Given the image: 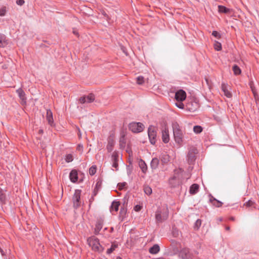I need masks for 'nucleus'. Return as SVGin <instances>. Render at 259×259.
<instances>
[{"mask_svg": "<svg viewBox=\"0 0 259 259\" xmlns=\"http://www.w3.org/2000/svg\"><path fill=\"white\" fill-rule=\"evenodd\" d=\"M88 242L93 250L100 252L103 250V248L100 245L99 240L95 236H92L88 239Z\"/></svg>", "mask_w": 259, "mask_h": 259, "instance_id": "f257e3e1", "label": "nucleus"}, {"mask_svg": "<svg viewBox=\"0 0 259 259\" xmlns=\"http://www.w3.org/2000/svg\"><path fill=\"white\" fill-rule=\"evenodd\" d=\"M168 217V211L167 208L158 209L156 212L155 219L157 223H162L166 220Z\"/></svg>", "mask_w": 259, "mask_h": 259, "instance_id": "f03ea898", "label": "nucleus"}, {"mask_svg": "<svg viewBox=\"0 0 259 259\" xmlns=\"http://www.w3.org/2000/svg\"><path fill=\"white\" fill-rule=\"evenodd\" d=\"M172 128L175 141L178 143H180L182 141L183 135L179 124L177 122L173 123Z\"/></svg>", "mask_w": 259, "mask_h": 259, "instance_id": "7ed1b4c3", "label": "nucleus"}, {"mask_svg": "<svg viewBox=\"0 0 259 259\" xmlns=\"http://www.w3.org/2000/svg\"><path fill=\"white\" fill-rule=\"evenodd\" d=\"M181 172V168L175 169L174 176L169 179V184L171 187H175L181 183V178L180 176H176V174Z\"/></svg>", "mask_w": 259, "mask_h": 259, "instance_id": "20e7f679", "label": "nucleus"}, {"mask_svg": "<svg viewBox=\"0 0 259 259\" xmlns=\"http://www.w3.org/2000/svg\"><path fill=\"white\" fill-rule=\"evenodd\" d=\"M198 153L197 149L194 147H190L187 155V161L189 164H192L196 159V154Z\"/></svg>", "mask_w": 259, "mask_h": 259, "instance_id": "39448f33", "label": "nucleus"}, {"mask_svg": "<svg viewBox=\"0 0 259 259\" xmlns=\"http://www.w3.org/2000/svg\"><path fill=\"white\" fill-rule=\"evenodd\" d=\"M144 125L141 122H133L130 124L129 128L134 133H139L144 130Z\"/></svg>", "mask_w": 259, "mask_h": 259, "instance_id": "423d86ee", "label": "nucleus"}, {"mask_svg": "<svg viewBox=\"0 0 259 259\" xmlns=\"http://www.w3.org/2000/svg\"><path fill=\"white\" fill-rule=\"evenodd\" d=\"M148 137L150 143L154 144L156 142V132L155 127L152 125H150L148 128Z\"/></svg>", "mask_w": 259, "mask_h": 259, "instance_id": "0eeeda50", "label": "nucleus"}, {"mask_svg": "<svg viewBox=\"0 0 259 259\" xmlns=\"http://www.w3.org/2000/svg\"><path fill=\"white\" fill-rule=\"evenodd\" d=\"M80 194L81 191L79 190H76L74 195L73 196V206L75 208H77L80 205Z\"/></svg>", "mask_w": 259, "mask_h": 259, "instance_id": "6e6552de", "label": "nucleus"}, {"mask_svg": "<svg viewBox=\"0 0 259 259\" xmlns=\"http://www.w3.org/2000/svg\"><path fill=\"white\" fill-rule=\"evenodd\" d=\"M191 256L192 254L187 248H184L180 251L179 256L182 259H191Z\"/></svg>", "mask_w": 259, "mask_h": 259, "instance_id": "1a4fd4ad", "label": "nucleus"}, {"mask_svg": "<svg viewBox=\"0 0 259 259\" xmlns=\"http://www.w3.org/2000/svg\"><path fill=\"white\" fill-rule=\"evenodd\" d=\"M186 93L182 90H180L175 94V99L177 101H183L186 99Z\"/></svg>", "mask_w": 259, "mask_h": 259, "instance_id": "9d476101", "label": "nucleus"}, {"mask_svg": "<svg viewBox=\"0 0 259 259\" xmlns=\"http://www.w3.org/2000/svg\"><path fill=\"white\" fill-rule=\"evenodd\" d=\"M162 139L165 143H168L169 141L168 130L166 126H165L162 130Z\"/></svg>", "mask_w": 259, "mask_h": 259, "instance_id": "9b49d317", "label": "nucleus"}, {"mask_svg": "<svg viewBox=\"0 0 259 259\" xmlns=\"http://www.w3.org/2000/svg\"><path fill=\"white\" fill-rule=\"evenodd\" d=\"M186 109L190 112L195 111L198 107V105L195 102H189L186 105Z\"/></svg>", "mask_w": 259, "mask_h": 259, "instance_id": "f8f14e48", "label": "nucleus"}, {"mask_svg": "<svg viewBox=\"0 0 259 259\" xmlns=\"http://www.w3.org/2000/svg\"><path fill=\"white\" fill-rule=\"evenodd\" d=\"M16 92L18 94L19 97L20 98V100H21V103L22 105H24L26 102V98L25 97V94L24 92V91L21 89L19 88L16 91Z\"/></svg>", "mask_w": 259, "mask_h": 259, "instance_id": "ddd939ff", "label": "nucleus"}, {"mask_svg": "<svg viewBox=\"0 0 259 259\" xmlns=\"http://www.w3.org/2000/svg\"><path fill=\"white\" fill-rule=\"evenodd\" d=\"M46 118L48 122V123L51 126H54V120L53 117V113L52 112L50 109L47 110V115H46Z\"/></svg>", "mask_w": 259, "mask_h": 259, "instance_id": "4468645a", "label": "nucleus"}, {"mask_svg": "<svg viewBox=\"0 0 259 259\" xmlns=\"http://www.w3.org/2000/svg\"><path fill=\"white\" fill-rule=\"evenodd\" d=\"M171 246L173 249V251L175 253L180 251L181 248V244L176 240H172L171 241Z\"/></svg>", "mask_w": 259, "mask_h": 259, "instance_id": "2eb2a0df", "label": "nucleus"}, {"mask_svg": "<svg viewBox=\"0 0 259 259\" xmlns=\"http://www.w3.org/2000/svg\"><path fill=\"white\" fill-rule=\"evenodd\" d=\"M103 220L102 219H99L97 221V224L96 225V227L95 228V234L97 235L99 234L100 231L102 228L103 224Z\"/></svg>", "mask_w": 259, "mask_h": 259, "instance_id": "dca6fc26", "label": "nucleus"}, {"mask_svg": "<svg viewBox=\"0 0 259 259\" xmlns=\"http://www.w3.org/2000/svg\"><path fill=\"white\" fill-rule=\"evenodd\" d=\"M199 186L198 184H194L190 188L189 192L191 194H195L199 190Z\"/></svg>", "mask_w": 259, "mask_h": 259, "instance_id": "f3484780", "label": "nucleus"}, {"mask_svg": "<svg viewBox=\"0 0 259 259\" xmlns=\"http://www.w3.org/2000/svg\"><path fill=\"white\" fill-rule=\"evenodd\" d=\"M139 166L143 173L145 174L147 170V166L144 161H143L142 159H140L139 161Z\"/></svg>", "mask_w": 259, "mask_h": 259, "instance_id": "a211bd4d", "label": "nucleus"}, {"mask_svg": "<svg viewBox=\"0 0 259 259\" xmlns=\"http://www.w3.org/2000/svg\"><path fill=\"white\" fill-rule=\"evenodd\" d=\"M69 177L71 182H75L78 179L77 171L75 170H72L70 173Z\"/></svg>", "mask_w": 259, "mask_h": 259, "instance_id": "6ab92c4d", "label": "nucleus"}, {"mask_svg": "<svg viewBox=\"0 0 259 259\" xmlns=\"http://www.w3.org/2000/svg\"><path fill=\"white\" fill-rule=\"evenodd\" d=\"M114 145V141L111 138H109L108 139V144L107 146V149L108 152H111L113 150V147Z\"/></svg>", "mask_w": 259, "mask_h": 259, "instance_id": "aec40b11", "label": "nucleus"}, {"mask_svg": "<svg viewBox=\"0 0 259 259\" xmlns=\"http://www.w3.org/2000/svg\"><path fill=\"white\" fill-rule=\"evenodd\" d=\"M222 90L224 92V94L226 97H227L228 98H230L232 97L231 93L228 91V90L227 89V86L225 83H222Z\"/></svg>", "mask_w": 259, "mask_h": 259, "instance_id": "412c9836", "label": "nucleus"}, {"mask_svg": "<svg viewBox=\"0 0 259 259\" xmlns=\"http://www.w3.org/2000/svg\"><path fill=\"white\" fill-rule=\"evenodd\" d=\"M120 205V203L118 201H114L112 203V204L110 206V211H112L113 210H115V211H117L118 210V207Z\"/></svg>", "mask_w": 259, "mask_h": 259, "instance_id": "4be33fe9", "label": "nucleus"}, {"mask_svg": "<svg viewBox=\"0 0 259 259\" xmlns=\"http://www.w3.org/2000/svg\"><path fill=\"white\" fill-rule=\"evenodd\" d=\"M160 248L158 245L155 244L152 247L150 248L149 252L152 254H156L159 251Z\"/></svg>", "mask_w": 259, "mask_h": 259, "instance_id": "5701e85b", "label": "nucleus"}, {"mask_svg": "<svg viewBox=\"0 0 259 259\" xmlns=\"http://www.w3.org/2000/svg\"><path fill=\"white\" fill-rule=\"evenodd\" d=\"M159 165V160L157 158H154L152 159L150 166L151 168L156 169Z\"/></svg>", "mask_w": 259, "mask_h": 259, "instance_id": "b1692460", "label": "nucleus"}, {"mask_svg": "<svg viewBox=\"0 0 259 259\" xmlns=\"http://www.w3.org/2000/svg\"><path fill=\"white\" fill-rule=\"evenodd\" d=\"M8 44L6 36L3 34H0V47H4Z\"/></svg>", "mask_w": 259, "mask_h": 259, "instance_id": "393cba45", "label": "nucleus"}, {"mask_svg": "<svg viewBox=\"0 0 259 259\" xmlns=\"http://www.w3.org/2000/svg\"><path fill=\"white\" fill-rule=\"evenodd\" d=\"M218 11L220 13L228 14L230 12L231 10L223 6H218Z\"/></svg>", "mask_w": 259, "mask_h": 259, "instance_id": "a878e982", "label": "nucleus"}, {"mask_svg": "<svg viewBox=\"0 0 259 259\" xmlns=\"http://www.w3.org/2000/svg\"><path fill=\"white\" fill-rule=\"evenodd\" d=\"M210 201L212 202L213 205L217 207H221L223 203L219 200H217L213 197H211V198L210 199Z\"/></svg>", "mask_w": 259, "mask_h": 259, "instance_id": "bb28decb", "label": "nucleus"}, {"mask_svg": "<svg viewBox=\"0 0 259 259\" xmlns=\"http://www.w3.org/2000/svg\"><path fill=\"white\" fill-rule=\"evenodd\" d=\"M6 195L4 190L0 187V201L2 204H4L6 202Z\"/></svg>", "mask_w": 259, "mask_h": 259, "instance_id": "cd10ccee", "label": "nucleus"}, {"mask_svg": "<svg viewBox=\"0 0 259 259\" xmlns=\"http://www.w3.org/2000/svg\"><path fill=\"white\" fill-rule=\"evenodd\" d=\"M232 70L233 71L234 74L235 75H239L241 73L240 68L237 65H233Z\"/></svg>", "mask_w": 259, "mask_h": 259, "instance_id": "c85d7f7f", "label": "nucleus"}, {"mask_svg": "<svg viewBox=\"0 0 259 259\" xmlns=\"http://www.w3.org/2000/svg\"><path fill=\"white\" fill-rule=\"evenodd\" d=\"M86 98L87 103H92L95 100V96L93 94H90L87 96H85Z\"/></svg>", "mask_w": 259, "mask_h": 259, "instance_id": "c756f323", "label": "nucleus"}, {"mask_svg": "<svg viewBox=\"0 0 259 259\" xmlns=\"http://www.w3.org/2000/svg\"><path fill=\"white\" fill-rule=\"evenodd\" d=\"M101 186V182L98 181L96 185V187L94 190V196H96L98 193V191Z\"/></svg>", "mask_w": 259, "mask_h": 259, "instance_id": "7c9ffc66", "label": "nucleus"}, {"mask_svg": "<svg viewBox=\"0 0 259 259\" xmlns=\"http://www.w3.org/2000/svg\"><path fill=\"white\" fill-rule=\"evenodd\" d=\"M119 155L117 152L114 151L112 155V162H115L118 161Z\"/></svg>", "mask_w": 259, "mask_h": 259, "instance_id": "2f4dec72", "label": "nucleus"}, {"mask_svg": "<svg viewBox=\"0 0 259 259\" xmlns=\"http://www.w3.org/2000/svg\"><path fill=\"white\" fill-rule=\"evenodd\" d=\"M193 131L195 133L199 134L202 131V127L199 125H196L194 126Z\"/></svg>", "mask_w": 259, "mask_h": 259, "instance_id": "473e14b6", "label": "nucleus"}, {"mask_svg": "<svg viewBox=\"0 0 259 259\" xmlns=\"http://www.w3.org/2000/svg\"><path fill=\"white\" fill-rule=\"evenodd\" d=\"M214 48L217 51H221L222 50V45L220 42L215 41L214 44Z\"/></svg>", "mask_w": 259, "mask_h": 259, "instance_id": "72a5a7b5", "label": "nucleus"}, {"mask_svg": "<svg viewBox=\"0 0 259 259\" xmlns=\"http://www.w3.org/2000/svg\"><path fill=\"white\" fill-rule=\"evenodd\" d=\"M97 167L95 165L92 166L89 169V174L90 175L93 176L95 174L96 172Z\"/></svg>", "mask_w": 259, "mask_h": 259, "instance_id": "f704fd0d", "label": "nucleus"}, {"mask_svg": "<svg viewBox=\"0 0 259 259\" xmlns=\"http://www.w3.org/2000/svg\"><path fill=\"white\" fill-rule=\"evenodd\" d=\"M254 204L255 203L254 202L252 201L251 200H248L244 204V205L246 206L247 207H250L252 206H253L254 207H255L254 206Z\"/></svg>", "mask_w": 259, "mask_h": 259, "instance_id": "c9c22d12", "label": "nucleus"}, {"mask_svg": "<svg viewBox=\"0 0 259 259\" xmlns=\"http://www.w3.org/2000/svg\"><path fill=\"white\" fill-rule=\"evenodd\" d=\"M201 225V220L200 219H198L195 223L194 229L196 230H198V229L200 227Z\"/></svg>", "mask_w": 259, "mask_h": 259, "instance_id": "e433bc0d", "label": "nucleus"}, {"mask_svg": "<svg viewBox=\"0 0 259 259\" xmlns=\"http://www.w3.org/2000/svg\"><path fill=\"white\" fill-rule=\"evenodd\" d=\"M100 12H101V13L102 14V15H103L106 19V20L109 22V21L110 20V17L109 16V15L106 13V12L103 10H100Z\"/></svg>", "mask_w": 259, "mask_h": 259, "instance_id": "4c0bfd02", "label": "nucleus"}, {"mask_svg": "<svg viewBox=\"0 0 259 259\" xmlns=\"http://www.w3.org/2000/svg\"><path fill=\"white\" fill-rule=\"evenodd\" d=\"M144 192L147 195H150L152 193V189L149 186L144 187Z\"/></svg>", "mask_w": 259, "mask_h": 259, "instance_id": "58836bf2", "label": "nucleus"}, {"mask_svg": "<svg viewBox=\"0 0 259 259\" xmlns=\"http://www.w3.org/2000/svg\"><path fill=\"white\" fill-rule=\"evenodd\" d=\"M144 82V78L142 76H138L137 78V82L139 84H142Z\"/></svg>", "mask_w": 259, "mask_h": 259, "instance_id": "ea45409f", "label": "nucleus"}, {"mask_svg": "<svg viewBox=\"0 0 259 259\" xmlns=\"http://www.w3.org/2000/svg\"><path fill=\"white\" fill-rule=\"evenodd\" d=\"M172 234L174 237H177L179 235V232L178 230L176 228H173Z\"/></svg>", "mask_w": 259, "mask_h": 259, "instance_id": "a19ab883", "label": "nucleus"}, {"mask_svg": "<svg viewBox=\"0 0 259 259\" xmlns=\"http://www.w3.org/2000/svg\"><path fill=\"white\" fill-rule=\"evenodd\" d=\"M65 160L66 162H69L73 160V157L71 154H68L66 156Z\"/></svg>", "mask_w": 259, "mask_h": 259, "instance_id": "79ce46f5", "label": "nucleus"}, {"mask_svg": "<svg viewBox=\"0 0 259 259\" xmlns=\"http://www.w3.org/2000/svg\"><path fill=\"white\" fill-rule=\"evenodd\" d=\"M183 101H178V103H176V106L180 108V109H184V105L182 103Z\"/></svg>", "mask_w": 259, "mask_h": 259, "instance_id": "37998d69", "label": "nucleus"}, {"mask_svg": "<svg viewBox=\"0 0 259 259\" xmlns=\"http://www.w3.org/2000/svg\"><path fill=\"white\" fill-rule=\"evenodd\" d=\"M126 185V183L125 182L122 183H119L118 184V189L120 190H121L124 189V188Z\"/></svg>", "mask_w": 259, "mask_h": 259, "instance_id": "c03bdc74", "label": "nucleus"}, {"mask_svg": "<svg viewBox=\"0 0 259 259\" xmlns=\"http://www.w3.org/2000/svg\"><path fill=\"white\" fill-rule=\"evenodd\" d=\"M212 35L213 36H214V37H217V38H220L221 37L220 34L218 32H217V31H213L212 32Z\"/></svg>", "mask_w": 259, "mask_h": 259, "instance_id": "a18cd8bd", "label": "nucleus"}, {"mask_svg": "<svg viewBox=\"0 0 259 259\" xmlns=\"http://www.w3.org/2000/svg\"><path fill=\"white\" fill-rule=\"evenodd\" d=\"M252 93L253 94L254 98L255 101H257L259 100V96H258L256 90L253 91Z\"/></svg>", "mask_w": 259, "mask_h": 259, "instance_id": "49530a36", "label": "nucleus"}, {"mask_svg": "<svg viewBox=\"0 0 259 259\" xmlns=\"http://www.w3.org/2000/svg\"><path fill=\"white\" fill-rule=\"evenodd\" d=\"M6 12V8H3L1 9H0V16H3L5 15Z\"/></svg>", "mask_w": 259, "mask_h": 259, "instance_id": "de8ad7c7", "label": "nucleus"}, {"mask_svg": "<svg viewBox=\"0 0 259 259\" xmlns=\"http://www.w3.org/2000/svg\"><path fill=\"white\" fill-rule=\"evenodd\" d=\"M79 101L80 103L81 104H84L85 103H87L86 102V98L85 96L84 97H81L79 98Z\"/></svg>", "mask_w": 259, "mask_h": 259, "instance_id": "09e8293b", "label": "nucleus"}, {"mask_svg": "<svg viewBox=\"0 0 259 259\" xmlns=\"http://www.w3.org/2000/svg\"><path fill=\"white\" fill-rule=\"evenodd\" d=\"M125 213H126V210L124 208H121L120 210V215H121L122 217H123L125 215Z\"/></svg>", "mask_w": 259, "mask_h": 259, "instance_id": "8fccbe9b", "label": "nucleus"}, {"mask_svg": "<svg viewBox=\"0 0 259 259\" xmlns=\"http://www.w3.org/2000/svg\"><path fill=\"white\" fill-rule=\"evenodd\" d=\"M142 208V206L139 205H137L134 207V210L136 211H140Z\"/></svg>", "mask_w": 259, "mask_h": 259, "instance_id": "3c124183", "label": "nucleus"}, {"mask_svg": "<svg viewBox=\"0 0 259 259\" xmlns=\"http://www.w3.org/2000/svg\"><path fill=\"white\" fill-rule=\"evenodd\" d=\"M205 81H206V83L207 85L210 88V87H211V82H210V81L208 79V78H207L206 77L205 78Z\"/></svg>", "mask_w": 259, "mask_h": 259, "instance_id": "603ef678", "label": "nucleus"}, {"mask_svg": "<svg viewBox=\"0 0 259 259\" xmlns=\"http://www.w3.org/2000/svg\"><path fill=\"white\" fill-rule=\"evenodd\" d=\"M115 249V247L112 246L111 248L107 249V253L108 254L111 253Z\"/></svg>", "mask_w": 259, "mask_h": 259, "instance_id": "864d4df0", "label": "nucleus"}, {"mask_svg": "<svg viewBox=\"0 0 259 259\" xmlns=\"http://www.w3.org/2000/svg\"><path fill=\"white\" fill-rule=\"evenodd\" d=\"M16 3L17 5L22 6L24 3V0H17Z\"/></svg>", "mask_w": 259, "mask_h": 259, "instance_id": "5fc2aeb1", "label": "nucleus"}, {"mask_svg": "<svg viewBox=\"0 0 259 259\" xmlns=\"http://www.w3.org/2000/svg\"><path fill=\"white\" fill-rule=\"evenodd\" d=\"M120 146H124L125 141H124V139L123 137H122V138L120 139Z\"/></svg>", "mask_w": 259, "mask_h": 259, "instance_id": "6e6d98bb", "label": "nucleus"}, {"mask_svg": "<svg viewBox=\"0 0 259 259\" xmlns=\"http://www.w3.org/2000/svg\"><path fill=\"white\" fill-rule=\"evenodd\" d=\"M250 88L251 89L252 92L256 90L255 87L253 85V82L252 81L250 82Z\"/></svg>", "mask_w": 259, "mask_h": 259, "instance_id": "4d7b16f0", "label": "nucleus"}, {"mask_svg": "<svg viewBox=\"0 0 259 259\" xmlns=\"http://www.w3.org/2000/svg\"><path fill=\"white\" fill-rule=\"evenodd\" d=\"M182 172H183V170H182V169H181V172H179L178 174L176 175V176H180V177L181 178V182L182 181V179H183Z\"/></svg>", "mask_w": 259, "mask_h": 259, "instance_id": "13d9d810", "label": "nucleus"}, {"mask_svg": "<svg viewBox=\"0 0 259 259\" xmlns=\"http://www.w3.org/2000/svg\"><path fill=\"white\" fill-rule=\"evenodd\" d=\"M117 162L118 161L113 162V164H112V166L115 167L116 169L118 166Z\"/></svg>", "mask_w": 259, "mask_h": 259, "instance_id": "bf43d9fd", "label": "nucleus"}, {"mask_svg": "<svg viewBox=\"0 0 259 259\" xmlns=\"http://www.w3.org/2000/svg\"><path fill=\"white\" fill-rule=\"evenodd\" d=\"M0 251H1L2 255H5V252L1 248H0Z\"/></svg>", "mask_w": 259, "mask_h": 259, "instance_id": "052dcab7", "label": "nucleus"}, {"mask_svg": "<svg viewBox=\"0 0 259 259\" xmlns=\"http://www.w3.org/2000/svg\"><path fill=\"white\" fill-rule=\"evenodd\" d=\"M229 220L234 221L235 220V218L233 217H231L230 218H229Z\"/></svg>", "mask_w": 259, "mask_h": 259, "instance_id": "680f3d73", "label": "nucleus"}, {"mask_svg": "<svg viewBox=\"0 0 259 259\" xmlns=\"http://www.w3.org/2000/svg\"><path fill=\"white\" fill-rule=\"evenodd\" d=\"M230 229V228L229 226H226V230H227V231H229Z\"/></svg>", "mask_w": 259, "mask_h": 259, "instance_id": "e2e57ef3", "label": "nucleus"}, {"mask_svg": "<svg viewBox=\"0 0 259 259\" xmlns=\"http://www.w3.org/2000/svg\"><path fill=\"white\" fill-rule=\"evenodd\" d=\"M39 133L40 134H42V133H43V131H42V130H40L39 131Z\"/></svg>", "mask_w": 259, "mask_h": 259, "instance_id": "0e129e2a", "label": "nucleus"}, {"mask_svg": "<svg viewBox=\"0 0 259 259\" xmlns=\"http://www.w3.org/2000/svg\"><path fill=\"white\" fill-rule=\"evenodd\" d=\"M82 148V146L81 147L79 145L78 146V148L79 149V148Z\"/></svg>", "mask_w": 259, "mask_h": 259, "instance_id": "69168bd1", "label": "nucleus"}, {"mask_svg": "<svg viewBox=\"0 0 259 259\" xmlns=\"http://www.w3.org/2000/svg\"><path fill=\"white\" fill-rule=\"evenodd\" d=\"M116 259H122L120 257L118 256L117 257Z\"/></svg>", "mask_w": 259, "mask_h": 259, "instance_id": "338daca9", "label": "nucleus"}, {"mask_svg": "<svg viewBox=\"0 0 259 259\" xmlns=\"http://www.w3.org/2000/svg\"><path fill=\"white\" fill-rule=\"evenodd\" d=\"M110 230H111V232H112V231H113V228H111L110 229Z\"/></svg>", "mask_w": 259, "mask_h": 259, "instance_id": "774afa93", "label": "nucleus"}]
</instances>
